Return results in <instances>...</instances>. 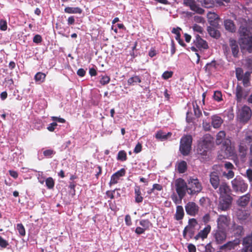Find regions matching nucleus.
Listing matches in <instances>:
<instances>
[{
  "label": "nucleus",
  "instance_id": "473e14b6",
  "mask_svg": "<svg viewBox=\"0 0 252 252\" xmlns=\"http://www.w3.org/2000/svg\"><path fill=\"white\" fill-rule=\"evenodd\" d=\"M46 75L41 72H38L35 74L34 77L36 83L41 84L44 82Z\"/></svg>",
  "mask_w": 252,
  "mask_h": 252
},
{
  "label": "nucleus",
  "instance_id": "aec40b11",
  "mask_svg": "<svg viewBox=\"0 0 252 252\" xmlns=\"http://www.w3.org/2000/svg\"><path fill=\"white\" fill-rule=\"evenodd\" d=\"M211 227L210 225H207L203 230L200 231L194 237V239L197 240L199 239L204 240L207 237L208 234L210 232Z\"/></svg>",
  "mask_w": 252,
  "mask_h": 252
},
{
  "label": "nucleus",
  "instance_id": "20e7f679",
  "mask_svg": "<svg viewBox=\"0 0 252 252\" xmlns=\"http://www.w3.org/2000/svg\"><path fill=\"white\" fill-rule=\"evenodd\" d=\"M192 141V137L189 135L184 136L181 139L179 150L183 156H186L189 155Z\"/></svg>",
  "mask_w": 252,
  "mask_h": 252
},
{
  "label": "nucleus",
  "instance_id": "37998d69",
  "mask_svg": "<svg viewBox=\"0 0 252 252\" xmlns=\"http://www.w3.org/2000/svg\"><path fill=\"white\" fill-rule=\"evenodd\" d=\"M236 215L239 220H246L247 217L248 215L246 213V211H243L242 210L239 209L236 212Z\"/></svg>",
  "mask_w": 252,
  "mask_h": 252
},
{
  "label": "nucleus",
  "instance_id": "e433bc0d",
  "mask_svg": "<svg viewBox=\"0 0 252 252\" xmlns=\"http://www.w3.org/2000/svg\"><path fill=\"white\" fill-rule=\"evenodd\" d=\"M225 132L224 131H220L218 132V133L217 135V138H216V143L217 144L219 145L222 143L224 140L225 137Z\"/></svg>",
  "mask_w": 252,
  "mask_h": 252
},
{
  "label": "nucleus",
  "instance_id": "c756f323",
  "mask_svg": "<svg viewBox=\"0 0 252 252\" xmlns=\"http://www.w3.org/2000/svg\"><path fill=\"white\" fill-rule=\"evenodd\" d=\"M64 12L68 14H81L82 9L79 7H66L64 10Z\"/></svg>",
  "mask_w": 252,
  "mask_h": 252
},
{
  "label": "nucleus",
  "instance_id": "58836bf2",
  "mask_svg": "<svg viewBox=\"0 0 252 252\" xmlns=\"http://www.w3.org/2000/svg\"><path fill=\"white\" fill-rule=\"evenodd\" d=\"M141 82V80L138 76H134L129 78L127 80V84L128 85H134L136 83Z\"/></svg>",
  "mask_w": 252,
  "mask_h": 252
},
{
  "label": "nucleus",
  "instance_id": "5fc2aeb1",
  "mask_svg": "<svg viewBox=\"0 0 252 252\" xmlns=\"http://www.w3.org/2000/svg\"><path fill=\"white\" fill-rule=\"evenodd\" d=\"M7 25L6 20L0 19V30L1 31H5L7 30Z\"/></svg>",
  "mask_w": 252,
  "mask_h": 252
},
{
  "label": "nucleus",
  "instance_id": "e2e57ef3",
  "mask_svg": "<svg viewBox=\"0 0 252 252\" xmlns=\"http://www.w3.org/2000/svg\"><path fill=\"white\" fill-rule=\"evenodd\" d=\"M51 119L53 121L58 122L61 123H65L66 122V121L64 119L55 117V116L51 117Z\"/></svg>",
  "mask_w": 252,
  "mask_h": 252
},
{
  "label": "nucleus",
  "instance_id": "680f3d73",
  "mask_svg": "<svg viewBox=\"0 0 252 252\" xmlns=\"http://www.w3.org/2000/svg\"><path fill=\"white\" fill-rule=\"evenodd\" d=\"M42 38L40 35L36 34L33 38V42L35 43H40L42 42Z\"/></svg>",
  "mask_w": 252,
  "mask_h": 252
},
{
  "label": "nucleus",
  "instance_id": "a19ab883",
  "mask_svg": "<svg viewBox=\"0 0 252 252\" xmlns=\"http://www.w3.org/2000/svg\"><path fill=\"white\" fill-rule=\"evenodd\" d=\"M187 169V164L185 161H181L178 163V170L180 173H184Z\"/></svg>",
  "mask_w": 252,
  "mask_h": 252
},
{
  "label": "nucleus",
  "instance_id": "7c9ffc66",
  "mask_svg": "<svg viewBox=\"0 0 252 252\" xmlns=\"http://www.w3.org/2000/svg\"><path fill=\"white\" fill-rule=\"evenodd\" d=\"M135 200L136 203H139L143 201V197L141 195V192L139 186H136L134 188Z\"/></svg>",
  "mask_w": 252,
  "mask_h": 252
},
{
  "label": "nucleus",
  "instance_id": "7ed1b4c3",
  "mask_svg": "<svg viewBox=\"0 0 252 252\" xmlns=\"http://www.w3.org/2000/svg\"><path fill=\"white\" fill-rule=\"evenodd\" d=\"M197 225L198 222L195 219H189L188 224L185 227L183 230V237L187 240L194 238V235L196 232L195 227Z\"/></svg>",
  "mask_w": 252,
  "mask_h": 252
},
{
  "label": "nucleus",
  "instance_id": "b1692460",
  "mask_svg": "<svg viewBox=\"0 0 252 252\" xmlns=\"http://www.w3.org/2000/svg\"><path fill=\"white\" fill-rule=\"evenodd\" d=\"M238 32L240 35L239 39H242L244 37L248 38L252 37L251 32L248 28L245 27H240Z\"/></svg>",
  "mask_w": 252,
  "mask_h": 252
},
{
  "label": "nucleus",
  "instance_id": "13d9d810",
  "mask_svg": "<svg viewBox=\"0 0 252 252\" xmlns=\"http://www.w3.org/2000/svg\"><path fill=\"white\" fill-rule=\"evenodd\" d=\"M245 140L249 143L252 142V131L247 132Z\"/></svg>",
  "mask_w": 252,
  "mask_h": 252
},
{
  "label": "nucleus",
  "instance_id": "4468645a",
  "mask_svg": "<svg viewBox=\"0 0 252 252\" xmlns=\"http://www.w3.org/2000/svg\"><path fill=\"white\" fill-rule=\"evenodd\" d=\"M183 4L198 14H202L204 12V10L196 4L195 0H183Z\"/></svg>",
  "mask_w": 252,
  "mask_h": 252
},
{
  "label": "nucleus",
  "instance_id": "864d4df0",
  "mask_svg": "<svg viewBox=\"0 0 252 252\" xmlns=\"http://www.w3.org/2000/svg\"><path fill=\"white\" fill-rule=\"evenodd\" d=\"M223 175L227 179H230L234 177V173L232 171V169H229L227 173H226L225 172H224L223 173Z\"/></svg>",
  "mask_w": 252,
  "mask_h": 252
},
{
  "label": "nucleus",
  "instance_id": "69168bd1",
  "mask_svg": "<svg viewBox=\"0 0 252 252\" xmlns=\"http://www.w3.org/2000/svg\"><path fill=\"white\" fill-rule=\"evenodd\" d=\"M125 220L126 224L127 226H130L132 224L131 219V217H130V215H126L125 216Z\"/></svg>",
  "mask_w": 252,
  "mask_h": 252
},
{
  "label": "nucleus",
  "instance_id": "338daca9",
  "mask_svg": "<svg viewBox=\"0 0 252 252\" xmlns=\"http://www.w3.org/2000/svg\"><path fill=\"white\" fill-rule=\"evenodd\" d=\"M189 252H196V247L192 244H189L188 246Z\"/></svg>",
  "mask_w": 252,
  "mask_h": 252
},
{
  "label": "nucleus",
  "instance_id": "5701e85b",
  "mask_svg": "<svg viewBox=\"0 0 252 252\" xmlns=\"http://www.w3.org/2000/svg\"><path fill=\"white\" fill-rule=\"evenodd\" d=\"M207 17L210 24L213 26H216L218 25V21L219 17L215 12H209L207 15Z\"/></svg>",
  "mask_w": 252,
  "mask_h": 252
},
{
  "label": "nucleus",
  "instance_id": "6e6d98bb",
  "mask_svg": "<svg viewBox=\"0 0 252 252\" xmlns=\"http://www.w3.org/2000/svg\"><path fill=\"white\" fill-rule=\"evenodd\" d=\"M8 245V242L0 236V247L4 249L6 248Z\"/></svg>",
  "mask_w": 252,
  "mask_h": 252
},
{
  "label": "nucleus",
  "instance_id": "2eb2a0df",
  "mask_svg": "<svg viewBox=\"0 0 252 252\" xmlns=\"http://www.w3.org/2000/svg\"><path fill=\"white\" fill-rule=\"evenodd\" d=\"M226 230L218 229L215 231L214 237L217 244L222 243L226 238Z\"/></svg>",
  "mask_w": 252,
  "mask_h": 252
},
{
  "label": "nucleus",
  "instance_id": "bb28decb",
  "mask_svg": "<svg viewBox=\"0 0 252 252\" xmlns=\"http://www.w3.org/2000/svg\"><path fill=\"white\" fill-rule=\"evenodd\" d=\"M212 125L214 128H219L220 127L222 123H223V120L218 115H213L212 116Z\"/></svg>",
  "mask_w": 252,
  "mask_h": 252
},
{
  "label": "nucleus",
  "instance_id": "0e129e2a",
  "mask_svg": "<svg viewBox=\"0 0 252 252\" xmlns=\"http://www.w3.org/2000/svg\"><path fill=\"white\" fill-rule=\"evenodd\" d=\"M142 144L140 142H138L134 149V153L136 154L140 153L142 150Z\"/></svg>",
  "mask_w": 252,
  "mask_h": 252
},
{
  "label": "nucleus",
  "instance_id": "412c9836",
  "mask_svg": "<svg viewBox=\"0 0 252 252\" xmlns=\"http://www.w3.org/2000/svg\"><path fill=\"white\" fill-rule=\"evenodd\" d=\"M229 44L233 57L235 58L238 57L239 50L237 41L234 39L230 38Z\"/></svg>",
  "mask_w": 252,
  "mask_h": 252
},
{
  "label": "nucleus",
  "instance_id": "a18cd8bd",
  "mask_svg": "<svg viewBox=\"0 0 252 252\" xmlns=\"http://www.w3.org/2000/svg\"><path fill=\"white\" fill-rule=\"evenodd\" d=\"M99 77L100 78L99 82L102 85H105L108 84L110 81V77L107 75H101Z\"/></svg>",
  "mask_w": 252,
  "mask_h": 252
},
{
  "label": "nucleus",
  "instance_id": "39448f33",
  "mask_svg": "<svg viewBox=\"0 0 252 252\" xmlns=\"http://www.w3.org/2000/svg\"><path fill=\"white\" fill-rule=\"evenodd\" d=\"M236 77L238 81H242L243 86L248 87L251 86V77L252 72L249 71L244 73L241 67H237L235 69Z\"/></svg>",
  "mask_w": 252,
  "mask_h": 252
},
{
  "label": "nucleus",
  "instance_id": "6e6552de",
  "mask_svg": "<svg viewBox=\"0 0 252 252\" xmlns=\"http://www.w3.org/2000/svg\"><path fill=\"white\" fill-rule=\"evenodd\" d=\"M231 219L229 216L219 215L217 220V228L226 230L230 223Z\"/></svg>",
  "mask_w": 252,
  "mask_h": 252
},
{
  "label": "nucleus",
  "instance_id": "3c124183",
  "mask_svg": "<svg viewBox=\"0 0 252 252\" xmlns=\"http://www.w3.org/2000/svg\"><path fill=\"white\" fill-rule=\"evenodd\" d=\"M214 98L215 100L220 102L222 100V94L221 92L220 91H215L214 94Z\"/></svg>",
  "mask_w": 252,
  "mask_h": 252
},
{
  "label": "nucleus",
  "instance_id": "c85d7f7f",
  "mask_svg": "<svg viewBox=\"0 0 252 252\" xmlns=\"http://www.w3.org/2000/svg\"><path fill=\"white\" fill-rule=\"evenodd\" d=\"M238 151L240 156L243 158H245L248 151V147L243 141L241 142L240 143Z\"/></svg>",
  "mask_w": 252,
  "mask_h": 252
},
{
  "label": "nucleus",
  "instance_id": "8fccbe9b",
  "mask_svg": "<svg viewBox=\"0 0 252 252\" xmlns=\"http://www.w3.org/2000/svg\"><path fill=\"white\" fill-rule=\"evenodd\" d=\"M17 229L18 232L22 236H24L26 234L25 229L24 225L22 223H18L17 224Z\"/></svg>",
  "mask_w": 252,
  "mask_h": 252
},
{
  "label": "nucleus",
  "instance_id": "4be33fe9",
  "mask_svg": "<svg viewBox=\"0 0 252 252\" xmlns=\"http://www.w3.org/2000/svg\"><path fill=\"white\" fill-rule=\"evenodd\" d=\"M231 232H232L236 236H241L244 234L243 226L234 223L230 228Z\"/></svg>",
  "mask_w": 252,
  "mask_h": 252
},
{
  "label": "nucleus",
  "instance_id": "c9c22d12",
  "mask_svg": "<svg viewBox=\"0 0 252 252\" xmlns=\"http://www.w3.org/2000/svg\"><path fill=\"white\" fill-rule=\"evenodd\" d=\"M192 104L194 116L197 118H200L202 116V112L199 106L197 104L196 101L192 102Z\"/></svg>",
  "mask_w": 252,
  "mask_h": 252
},
{
  "label": "nucleus",
  "instance_id": "49530a36",
  "mask_svg": "<svg viewBox=\"0 0 252 252\" xmlns=\"http://www.w3.org/2000/svg\"><path fill=\"white\" fill-rule=\"evenodd\" d=\"M243 248L241 249V252H252V243L247 244L243 241Z\"/></svg>",
  "mask_w": 252,
  "mask_h": 252
},
{
  "label": "nucleus",
  "instance_id": "de8ad7c7",
  "mask_svg": "<svg viewBox=\"0 0 252 252\" xmlns=\"http://www.w3.org/2000/svg\"><path fill=\"white\" fill-rule=\"evenodd\" d=\"M43 155L47 158H51L56 154V152L52 149H47L43 151Z\"/></svg>",
  "mask_w": 252,
  "mask_h": 252
},
{
  "label": "nucleus",
  "instance_id": "a878e982",
  "mask_svg": "<svg viewBox=\"0 0 252 252\" xmlns=\"http://www.w3.org/2000/svg\"><path fill=\"white\" fill-rule=\"evenodd\" d=\"M224 26L226 30L231 32H234L236 31V27L234 22L230 19H226L224 21Z\"/></svg>",
  "mask_w": 252,
  "mask_h": 252
},
{
  "label": "nucleus",
  "instance_id": "f03ea898",
  "mask_svg": "<svg viewBox=\"0 0 252 252\" xmlns=\"http://www.w3.org/2000/svg\"><path fill=\"white\" fill-rule=\"evenodd\" d=\"M187 184V192L190 195L197 194L202 189V184L197 178L189 177Z\"/></svg>",
  "mask_w": 252,
  "mask_h": 252
},
{
  "label": "nucleus",
  "instance_id": "0eeeda50",
  "mask_svg": "<svg viewBox=\"0 0 252 252\" xmlns=\"http://www.w3.org/2000/svg\"><path fill=\"white\" fill-rule=\"evenodd\" d=\"M188 184L182 178L177 179L175 181V188L179 197L182 199L187 191Z\"/></svg>",
  "mask_w": 252,
  "mask_h": 252
},
{
  "label": "nucleus",
  "instance_id": "1a4fd4ad",
  "mask_svg": "<svg viewBox=\"0 0 252 252\" xmlns=\"http://www.w3.org/2000/svg\"><path fill=\"white\" fill-rule=\"evenodd\" d=\"M239 45L242 50L252 53V36L239 39Z\"/></svg>",
  "mask_w": 252,
  "mask_h": 252
},
{
  "label": "nucleus",
  "instance_id": "09e8293b",
  "mask_svg": "<svg viewBox=\"0 0 252 252\" xmlns=\"http://www.w3.org/2000/svg\"><path fill=\"white\" fill-rule=\"evenodd\" d=\"M139 223L145 230L148 229L152 225L151 222L148 220H141Z\"/></svg>",
  "mask_w": 252,
  "mask_h": 252
},
{
  "label": "nucleus",
  "instance_id": "c03bdc74",
  "mask_svg": "<svg viewBox=\"0 0 252 252\" xmlns=\"http://www.w3.org/2000/svg\"><path fill=\"white\" fill-rule=\"evenodd\" d=\"M45 184L47 188L51 189H53L55 186V181L52 177H48L45 180Z\"/></svg>",
  "mask_w": 252,
  "mask_h": 252
},
{
  "label": "nucleus",
  "instance_id": "ea45409f",
  "mask_svg": "<svg viewBox=\"0 0 252 252\" xmlns=\"http://www.w3.org/2000/svg\"><path fill=\"white\" fill-rule=\"evenodd\" d=\"M237 244H235L233 241H229L223 245L221 246L220 248L221 250L227 249L230 250L234 249L236 246Z\"/></svg>",
  "mask_w": 252,
  "mask_h": 252
},
{
  "label": "nucleus",
  "instance_id": "6ab92c4d",
  "mask_svg": "<svg viewBox=\"0 0 252 252\" xmlns=\"http://www.w3.org/2000/svg\"><path fill=\"white\" fill-rule=\"evenodd\" d=\"M193 43L196 47L199 49L202 48L207 49L208 48L207 42L203 39L198 34L196 35L195 39L194 40Z\"/></svg>",
  "mask_w": 252,
  "mask_h": 252
},
{
  "label": "nucleus",
  "instance_id": "f704fd0d",
  "mask_svg": "<svg viewBox=\"0 0 252 252\" xmlns=\"http://www.w3.org/2000/svg\"><path fill=\"white\" fill-rule=\"evenodd\" d=\"M207 31L209 35L213 37L218 38L220 36L219 31L213 27H208Z\"/></svg>",
  "mask_w": 252,
  "mask_h": 252
},
{
  "label": "nucleus",
  "instance_id": "a211bd4d",
  "mask_svg": "<svg viewBox=\"0 0 252 252\" xmlns=\"http://www.w3.org/2000/svg\"><path fill=\"white\" fill-rule=\"evenodd\" d=\"M125 174L126 170L124 168H122L120 170L113 174L111 177V179L109 183L110 186L118 183L120 177L124 176Z\"/></svg>",
  "mask_w": 252,
  "mask_h": 252
},
{
  "label": "nucleus",
  "instance_id": "72a5a7b5",
  "mask_svg": "<svg viewBox=\"0 0 252 252\" xmlns=\"http://www.w3.org/2000/svg\"><path fill=\"white\" fill-rule=\"evenodd\" d=\"M235 94L237 101L241 102L243 97V89L239 85H237L236 86Z\"/></svg>",
  "mask_w": 252,
  "mask_h": 252
},
{
  "label": "nucleus",
  "instance_id": "f8f14e48",
  "mask_svg": "<svg viewBox=\"0 0 252 252\" xmlns=\"http://www.w3.org/2000/svg\"><path fill=\"white\" fill-rule=\"evenodd\" d=\"M221 144V150L225 153L226 157L232 156L234 154V148L231 146L230 140L226 139Z\"/></svg>",
  "mask_w": 252,
  "mask_h": 252
},
{
  "label": "nucleus",
  "instance_id": "2f4dec72",
  "mask_svg": "<svg viewBox=\"0 0 252 252\" xmlns=\"http://www.w3.org/2000/svg\"><path fill=\"white\" fill-rule=\"evenodd\" d=\"M198 2L200 3L201 5L207 8H212L215 5L214 0H197Z\"/></svg>",
  "mask_w": 252,
  "mask_h": 252
},
{
  "label": "nucleus",
  "instance_id": "603ef678",
  "mask_svg": "<svg viewBox=\"0 0 252 252\" xmlns=\"http://www.w3.org/2000/svg\"><path fill=\"white\" fill-rule=\"evenodd\" d=\"M173 72L172 71H166L162 74V78L164 80H167L172 77Z\"/></svg>",
  "mask_w": 252,
  "mask_h": 252
},
{
  "label": "nucleus",
  "instance_id": "bf43d9fd",
  "mask_svg": "<svg viewBox=\"0 0 252 252\" xmlns=\"http://www.w3.org/2000/svg\"><path fill=\"white\" fill-rule=\"evenodd\" d=\"M57 126V123L53 122L49 125L47 128L49 131L53 132Z\"/></svg>",
  "mask_w": 252,
  "mask_h": 252
},
{
  "label": "nucleus",
  "instance_id": "ddd939ff",
  "mask_svg": "<svg viewBox=\"0 0 252 252\" xmlns=\"http://www.w3.org/2000/svg\"><path fill=\"white\" fill-rule=\"evenodd\" d=\"M199 206L193 202H189L185 205V210L188 215L190 216H195L199 212Z\"/></svg>",
  "mask_w": 252,
  "mask_h": 252
},
{
  "label": "nucleus",
  "instance_id": "4d7b16f0",
  "mask_svg": "<svg viewBox=\"0 0 252 252\" xmlns=\"http://www.w3.org/2000/svg\"><path fill=\"white\" fill-rule=\"evenodd\" d=\"M192 29L194 31L200 33H202L203 32V28L197 24H194L192 26Z\"/></svg>",
  "mask_w": 252,
  "mask_h": 252
},
{
  "label": "nucleus",
  "instance_id": "9d476101",
  "mask_svg": "<svg viewBox=\"0 0 252 252\" xmlns=\"http://www.w3.org/2000/svg\"><path fill=\"white\" fill-rule=\"evenodd\" d=\"M252 111L251 108L246 105L244 106L240 111L239 118L240 121L247 123L251 118Z\"/></svg>",
  "mask_w": 252,
  "mask_h": 252
},
{
  "label": "nucleus",
  "instance_id": "79ce46f5",
  "mask_svg": "<svg viewBox=\"0 0 252 252\" xmlns=\"http://www.w3.org/2000/svg\"><path fill=\"white\" fill-rule=\"evenodd\" d=\"M117 159L118 160L124 161L127 159L126 153L124 150L120 151L117 155Z\"/></svg>",
  "mask_w": 252,
  "mask_h": 252
},
{
  "label": "nucleus",
  "instance_id": "9b49d317",
  "mask_svg": "<svg viewBox=\"0 0 252 252\" xmlns=\"http://www.w3.org/2000/svg\"><path fill=\"white\" fill-rule=\"evenodd\" d=\"M232 201L231 195L220 197L219 208L222 211H226L229 208Z\"/></svg>",
  "mask_w": 252,
  "mask_h": 252
},
{
  "label": "nucleus",
  "instance_id": "423d86ee",
  "mask_svg": "<svg viewBox=\"0 0 252 252\" xmlns=\"http://www.w3.org/2000/svg\"><path fill=\"white\" fill-rule=\"evenodd\" d=\"M231 184L233 190L236 192H244L248 188V185L241 177L238 176L231 181Z\"/></svg>",
  "mask_w": 252,
  "mask_h": 252
},
{
  "label": "nucleus",
  "instance_id": "4c0bfd02",
  "mask_svg": "<svg viewBox=\"0 0 252 252\" xmlns=\"http://www.w3.org/2000/svg\"><path fill=\"white\" fill-rule=\"evenodd\" d=\"M249 200L250 197L247 195L242 196L238 201V205L242 207L246 206L248 204Z\"/></svg>",
  "mask_w": 252,
  "mask_h": 252
},
{
  "label": "nucleus",
  "instance_id": "052dcab7",
  "mask_svg": "<svg viewBox=\"0 0 252 252\" xmlns=\"http://www.w3.org/2000/svg\"><path fill=\"white\" fill-rule=\"evenodd\" d=\"M246 66L252 73V59H248L246 60Z\"/></svg>",
  "mask_w": 252,
  "mask_h": 252
},
{
  "label": "nucleus",
  "instance_id": "f257e3e1",
  "mask_svg": "<svg viewBox=\"0 0 252 252\" xmlns=\"http://www.w3.org/2000/svg\"><path fill=\"white\" fill-rule=\"evenodd\" d=\"M214 138L210 134H205L198 143L197 154L206 157L208 152L214 147Z\"/></svg>",
  "mask_w": 252,
  "mask_h": 252
},
{
  "label": "nucleus",
  "instance_id": "393cba45",
  "mask_svg": "<svg viewBox=\"0 0 252 252\" xmlns=\"http://www.w3.org/2000/svg\"><path fill=\"white\" fill-rule=\"evenodd\" d=\"M172 133L170 132H168L166 133L164 132L162 130H158L157 132L155 137L161 141L167 140L168 138H170L172 135Z\"/></svg>",
  "mask_w": 252,
  "mask_h": 252
},
{
  "label": "nucleus",
  "instance_id": "cd10ccee",
  "mask_svg": "<svg viewBox=\"0 0 252 252\" xmlns=\"http://www.w3.org/2000/svg\"><path fill=\"white\" fill-rule=\"evenodd\" d=\"M184 211L183 207L182 206L178 205L176 207L175 219L177 220H182L184 217Z\"/></svg>",
  "mask_w": 252,
  "mask_h": 252
},
{
  "label": "nucleus",
  "instance_id": "f3484780",
  "mask_svg": "<svg viewBox=\"0 0 252 252\" xmlns=\"http://www.w3.org/2000/svg\"><path fill=\"white\" fill-rule=\"evenodd\" d=\"M210 183L212 187L215 189H217L220 185V179L218 173L217 172H212L210 175Z\"/></svg>",
  "mask_w": 252,
  "mask_h": 252
},
{
  "label": "nucleus",
  "instance_id": "774afa93",
  "mask_svg": "<svg viewBox=\"0 0 252 252\" xmlns=\"http://www.w3.org/2000/svg\"><path fill=\"white\" fill-rule=\"evenodd\" d=\"M246 174L248 178L250 181H252V169H248L246 171Z\"/></svg>",
  "mask_w": 252,
  "mask_h": 252
},
{
  "label": "nucleus",
  "instance_id": "dca6fc26",
  "mask_svg": "<svg viewBox=\"0 0 252 252\" xmlns=\"http://www.w3.org/2000/svg\"><path fill=\"white\" fill-rule=\"evenodd\" d=\"M217 191L220 197L222 196L231 195V190L230 187L225 182H221L219 187Z\"/></svg>",
  "mask_w": 252,
  "mask_h": 252
}]
</instances>
